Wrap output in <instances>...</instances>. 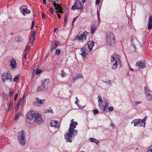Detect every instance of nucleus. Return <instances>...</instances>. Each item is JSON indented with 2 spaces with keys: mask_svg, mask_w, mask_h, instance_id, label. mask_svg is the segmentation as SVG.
Returning a JSON list of instances; mask_svg holds the SVG:
<instances>
[{
  "mask_svg": "<svg viewBox=\"0 0 152 152\" xmlns=\"http://www.w3.org/2000/svg\"><path fill=\"white\" fill-rule=\"evenodd\" d=\"M20 11L23 15H25L26 14H29L31 12V11L28 9L27 7L25 5L21 7Z\"/></svg>",
  "mask_w": 152,
  "mask_h": 152,
  "instance_id": "1a4fd4ad",
  "label": "nucleus"
},
{
  "mask_svg": "<svg viewBox=\"0 0 152 152\" xmlns=\"http://www.w3.org/2000/svg\"><path fill=\"white\" fill-rule=\"evenodd\" d=\"M21 99V98H20L19 100H18L17 104L16 105L15 107V110L16 111H17L18 109L19 106L20 105V103Z\"/></svg>",
  "mask_w": 152,
  "mask_h": 152,
  "instance_id": "cd10ccee",
  "label": "nucleus"
},
{
  "mask_svg": "<svg viewBox=\"0 0 152 152\" xmlns=\"http://www.w3.org/2000/svg\"><path fill=\"white\" fill-rule=\"evenodd\" d=\"M139 121L138 122V124L140 125V126H143L145 127V122L144 120H142L141 119H138Z\"/></svg>",
  "mask_w": 152,
  "mask_h": 152,
  "instance_id": "aec40b11",
  "label": "nucleus"
},
{
  "mask_svg": "<svg viewBox=\"0 0 152 152\" xmlns=\"http://www.w3.org/2000/svg\"><path fill=\"white\" fill-rule=\"evenodd\" d=\"M45 14L44 13H42V17L43 18H45Z\"/></svg>",
  "mask_w": 152,
  "mask_h": 152,
  "instance_id": "6e6d98bb",
  "label": "nucleus"
},
{
  "mask_svg": "<svg viewBox=\"0 0 152 152\" xmlns=\"http://www.w3.org/2000/svg\"><path fill=\"white\" fill-rule=\"evenodd\" d=\"M136 66L139 69H142L145 67V61L144 60L139 61L136 63Z\"/></svg>",
  "mask_w": 152,
  "mask_h": 152,
  "instance_id": "9b49d317",
  "label": "nucleus"
},
{
  "mask_svg": "<svg viewBox=\"0 0 152 152\" xmlns=\"http://www.w3.org/2000/svg\"><path fill=\"white\" fill-rule=\"evenodd\" d=\"M75 98L76 99V100L75 102V103L76 104L78 105V102L79 101V100L77 97H76Z\"/></svg>",
  "mask_w": 152,
  "mask_h": 152,
  "instance_id": "603ef678",
  "label": "nucleus"
},
{
  "mask_svg": "<svg viewBox=\"0 0 152 152\" xmlns=\"http://www.w3.org/2000/svg\"><path fill=\"white\" fill-rule=\"evenodd\" d=\"M37 101L34 102L33 104L34 105L37 106H39L44 103V102L45 100H41L39 99L38 97L36 98Z\"/></svg>",
  "mask_w": 152,
  "mask_h": 152,
  "instance_id": "4468645a",
  "label": "nucleus"
},
{
  "mask_svg": "<svg viewBox=\"0 0 152 152\" xmlns=\"http://www.w3.org/2000/svg\"><path fill=\"white\" fill-rule=\"evenodd\" d=\"M13 93V90H12L10 92V96H11L12 95Z\"/></svg>",
  "mask_w": 152,
  "mask_h": 152,
  "instance_id": "5fc2aeb1",
  "label": "nucleus"
},
{
  "mask_svg": "<svg viewBox=\"0 0 152 152\" xmlns=\"http://www.w3.org/2000/svg\"><path fill=\"white\" fill-rule=\"evenodd\" d=\"M35 113L33 111H30L26 115V121L30 124H32L34 122Z\"/></svg>",
  "mask_w": 152,
  "mask_h": 152,
  "instance_id": "20e7f679",
  "label": "nucleus"
},
{
  "mask_svg": "<svg viewBox=\"0 0 152 152\" xmlns=\"http://www.w3.org/2000/svg\"><path fill=\"white\" fill-rule=\"evenodd\" d=\"M10 65L12 69H14L16 67L17 63L15 60H12L10 61Z\"/></svg>",
  "mask_w": 152,
  "mask_h": 152,
  "instance_id": "f3484780",
  "label": "nucleus"
},
{
  "mask_svg": "<svg viewBox=\"0 0 152 152\" xmlns=\"http://www.w3.org/2000/svg\"><path fill=\"white\" fill-rule=\"evenodd\" d=\"M107 44L111 46L112 44L115 42V38L114 34L112 33H109L106 35Z\"/></svg>",
  "mask_w": 152,
  "mask_h": 152,
  "instance_id": "423d86ee",
  "label": "nucleus"
},
{
  "mask_svg": "<svg viewBox=\"0 0 152 152\" xmlns=\"http://www.w3.org/2000/svg\"><path fill=\"white\" fill-rule=\"evenodd\" d=\"M13 102H11L10 103V105H9V109H8L10 111L11 110L12 108V106L13 105Z\"/></svg>",
  "mask_w": 152,
  "mask_h": 152,
  "instance_id": "f704fd0d",
  "label": "nucleus"
},
{
  "mask_svg": "<svg viewBox=\"0 0 152 152\" xmlns=\"http://www.w3.org/2000/svg\"><path fill=\"white\" fill-rule=\"evenodd\" d=\"M100 0H96V5H98L99 4L100 2Z\"/></svg>",
  "mask_w": 152,
  "mask_h": 152,
  "instance_id": "864d4df0",
  "label": "nucleus"
},
{
  "mask_svg": "<svg viewBox=\"0 0 152 152\" xmlns=\"http://www.w3.org/2000/svg\"><path fill=\"white\" fill-rule=\"evenodd\" d=\"M18 96V94L17 93L15 95V97H14V101H15L16 100Z\"/></svg>",
  "mask_w": 152,
  "mask_h": 152,
  "instance_id": "09e8293b",
  "label": "nucleus"
},
{
  "mask_svg": "<svg viewBox=\"0 0 152 152\" xmlns=\"http://www.w3.org/2000/svg\"><path fill=\"white\" fill-rule=\"evenodd\" d=\"M99 107L100 109H102L103 107V102H99Z\"/></svg>",
  "mask_w": 152,
  "mask_h": 152,
  "instance_id": "7c9ffc66",
  "label": "nucleus"
},
{
  "mask_svg": "<svg viewBox=\"0 0 152 152\" xmlns=\"http://www.w3.org/2000/svg\"><path fill=\"white\" fill-rule=\"evenodd\" d=\"M111 61L113 64L112 68L116 69L118 64L121 65V64L120 60V57L116 53H114L111 56Z\"/></svg>",
  "mask_w": 152,
  "mask_h": 152,
  "instance_id": "f03ea898",
  "label": "nucleus"
},
{
  "mask_svg": "<svg viewBox=\"0 0 152 152\" xmlns=\"http://www.w3.org/2000/svg\"><path fill=\"white\" fill-rule=\"evenodd\" d=\"M148 30H150L151 28H152V23H148Z\"/></svg>",
  "mask_w": 152,
  "mask_h": 152,
  "instance_id": "c9c22d12",
  "label": "nucleus"
},
{
  "mask_svg": "<svg viewBox=\"0 0 152 152\" xmlns=\"http://www.w3.org/2000/svg\"><path fill=\"white\" fill-rule=\"evenodd\" d=\"M49 11L53 14L54 13V11L52 7H50V8Z\"/></svg>",
  "mask_w": 152,
  "mask_h": 152,
  "instance_id": "a18cd8bd",
  "label": "nucleus"
},
{
  "mask_svg": "<svg viewBox=\"0 0 152 152\" xmlns=\"http://www.w3.org/2000/svg\"><path fill=\"white\" fill-rule=\"evenodd\" d=\"M49 79H46L44 82H42V83H43V86L45 87V88L46 89L48 88L49 86Z\"/></svg>",
  "mask_w": 152,
  "mask_h": 152,
  "instance_id": "6ab92c4d",
  "label": "nucleus"
},
{
  "mask_svg": "<svg viewBox=\"0 0 152 152\" xmlns=\"http://www.w3.org/2000/svg\"><path fill=\"white\" fill-rule=\"evenodd\" d=\"M102 82L103 83H108V84H110L111 81L110 80H109L107 81H105L104 80H102Z\"/></svg>",
  "mask_w": 152,
  "mask_h": 152,
  "instance_id": "c03bdc74",
  "label": "nucleus"
},
{
  "mask_svg": "<svg viewBox=\"0 0 152 152\" xmlns=\"http://www.w3.org/2000/svg\"><path fill=\"white\" fill-rule=\"evenodd\" d=\"M87 47L86 46V45L84 47L82 48H81V50L83 51L84 52L86 51V50H87Z\"/></svg>",
  "mask_w": 152,
  "mask_h": 152,
  "instance_id": "4c0bfd02",
  "label": "nucleus"
},
{
  "mask_svg": "<svg viewBox=\"0 0 152 152\" xmlns=\"http://www.w3.org/2000/svg\"><path fill=\"white\" fill-rule=\"evenodd\" d=\"M105 104L104 106V107H102V112L101 113H106L107 112V109L108 105V102L106 101L105 102H104Z\"/></svg>",
  "mask_w": 152,
  "mask_h": 152,
  "instance_id": "dca6fc26",
  "label": "nucleus"
},
{
  "mask_svg": "<svg viewBox=\"0 0 152 152\" xmlns=\"http://www.w3.org/2000/svg\"><path fill=\"white\" fill-rule=\"evenodd\" d=\"M89 140L91 142L95 143L96 145H98L99 143V141L95 138H90Z\"/></svg>",
  "mask_w": 152,
  "mask_h": 152,
  "instance_id": "393cba45",
  "label": "nucleus"
},
{
  "mask_svg": "<svg viewBox=\"0 0 152 152\" xmlns=\"http://www.w3.org/2000/svg\"><path fill=\"white\" fill-rule=\"evenodd\" d=\"M88 32L85 31L84 33H79L77 36L75 40H77L79 41L83 42L86 39V37Z\"/></svg>",
  "mask_w": 152,
  "mask_h": 152,
  "instance_id": "39448f33",
  "label": "nucleus"
},
{
  "mask_svg": "<svg viewBox=\"0 0 152 152\" xmlns=\"http://www.w3.org/2000/svg\"><path fill=\"white\" fill-rule=\"evenodd\" d=\"M77 17H75V18H74L73 19V23H74V22L75 21V20H76L77 19Z\"/></svg>",
  "mask_w": 152,
  "mask_h": 152,
  "instance_id": "bf43d9fd",
  "label": "nucleus"
},
{
  "mask_svg": "<svg viewBox=\"0 0 152 152\" xmlns=\"http://www.w3.org/2000/svg\"><path fill=\"white\" fill-rule=\"evenodd\" d=\"M93 113L94 114H96L98 113L99 111L97 110L94 109L93 110Z\"/></svg>",
  "mask_w": 152,
  "mask_h": 152,
  "instance_id": "37998d69",
  "label": "nucleus"
},
{
  "mask_svg": "<svg viewBox=\"0 0 152 152\" xmlns=\"http://www.w3.org/2000/svg\"><path fill=\"white\" fill-rule=\"evenodd\" d=\"M45 86H43V83H42V85L38 87L37 90V91L38 92L40 91L46 90V89L45 88Z\"/></svg>",
  "mask_w": 152,
  "mask_h": 152,
  "instance_id": "4be33fe9",
  "label": "nucleus"
},
{
  "mask_svg": "<svg viewBox=\"0 0 152 152\" xmlns=\"http://www.w3.org/2000/svg\"><path fill=\"white\" fill-rule=\"evenodd\" d=\"M21 114V113L18 112L15 115L14 119L15 121L17 120Z\"/></svg>",
  "mask_w": 152,
  "mask_h": 152,
  "instance_id": "c756f323",
  "label": "nucleus"
},
{
  "mask_svg": "<svg viewBox=\"0 0 152 152\" xmlns=\"http://www.w3.org/2000/svg\"><path fill=\"white\" fill-rule=\"evenodd\" d=\"M81 2L79 0H76L75 3L71 7L72 10H82L83 9V6L82 5Z\"/></svg>",
  "mask_w": 152,
  "mask_h": 152,
  "instance_id": "6e6552de",
  "label": "nucleus"
},
{
  "mask_svg": "<svg viewBox=\"0 0 152 152\" xmlns=\"http://www.w3.org/2000/svg\"><path fill=\"white\" fill-rule=\"evenodd\" d=\"M71 123L70 125L68 130L69 132L64 135L65 139L66 142H72V138L73 136H75L77 133V131L75 129L76 127V126L78 124L76 121L74 122V120L72 119L71 120Z\"/></svg>",
  "mask_w": 152,
  "mask_h": 152,
  "instance_id": "f257e3e1",
  "label": "nucleus"
},
{
  "mask_svg": "<svg viewBox=\"0 0 152 152\" xmlns=\"http://www.w3.org/2000/svg\"><path fill=\"white\" fill-rule=\"evenodd\" d=\"M139 121H138V119H135L133 120L132 122V123H134V126H136L138 124V122Z\"/></svg>",
  "mask_w": 152,
  "mask_h": 152,
  "instance_id": "bb28decb",
  "label": "nucleus"
},
{
  "mask_svg": "<svg viewBox=\"0 0 152 152\" xmlns=\"http://www.w3.org/2000/svg\"><path fill=\"white\" fill-rule=\"evenodd\" d=\"M50 126L51 127H54L55 128H58L59 126L58 121L52 120L50 123Z\"/></svg>",
  "mask_w": 152,
  "mask_h": 152,
  "instance_id": "2eb2a0df",
  "label": "nucleus"
},
{
  "mask_svg": "<svg viewBox=\"0 0 152 152\" xmlns=\"http://www.w3.org/2000/svg\"><path fill=\"white\" fill-rule=\"evenodd\" d=\"M34 20H33L31 26V29H33V27L34 26Z\"/></svg>",
  "mask_w": 152,
  "mask_h": 152,
  "instance_id": "3c124183",
  "label": "nucleus"
},
{
  "mask_svg": "<svg viewBox=\"0 0 152 152\" xmlns=\"http://www.w3.org/2000/svg\"><path fill=\"white\" fill-rule=\"evenodd\" d=\"M146 99L148 100L151 101L152 100V95L151 94H149L146 95Z\"/></svg>",
  "mask_w": 152,
  "mask_h": 152,
  "instance_id": "a878e982",
  "label": "nucleus"
},
{
  "mask_svg": "<svg viewBox=\"0 0 152 152\" xmlns=\"http://www.w3.org/2000/svg\"><path fill=\"white\" fill-rule=\"evenodd\" d=\"M26 132L22 130L19 132L18 139L19 143L22 145H24L26 141L25 137Z\"/></svg>",
  "mask_w": 152,
  "mask_h": 152,
  "instance_id": "7ed1b4c3",
  "label": "nucleus"
},
{
  "mask_svg": "<svg viewBox=\"0 0 152 152\" xmlns=\"http://www.w3.org/2000/svg\"><path fill=\"white\" fill-rule=\"evenodd\" d=\"M2 79L4 83L5 82L6 80H9L10 82H11L12 80V75L9 71L3 73L2 75Z\"/></svg>",
  "mask_w": 152,
  "mask_h": 152,
  "instance_id": "0eeeda50",
  "label": "nucleus"
},
{
  "mask_svg": "<svg viewBox=\"0 0 152 152\" xmlns=\"http://www.w3.org/2000/svg\"><path fill=\"white\" fill-rule=\"evenodd\" d=\"M57 7L55 8V9L57 10H59V13L61 14H63V12L62 11L63 9L61 6V4H57Z\"/></svg>",
  "mask_w": 152,
  "mask_h": 152,
  "instance_id": "5701e85b",
  "label": "nucleus"
},
{
  "mask_svg": "<svg viewBox=\"0 0 152 152\" xmlns=\"http://www.w3.org/2000/svg\"><path fill=\"white\" fill-rule=\"evenodd\" d=\"M52 111H53L52 110H47V112H48V113L52 112Z\"/></svg>",
  "mask_w": 152,
  "mask_h": 152,
  "instance_id": "13d9d810",
  "label": "nucleus"
},
{
  "mask_svg": "<svg viewBox=\"0 0 152 152\" xmlns=\"http://www.w3.org/2000/svg\"><path fill=\"white\" fill-rule=\"evenodd\" d=\"M24 98H25L24 96H23L22 99V101H23V102L24 101Z\"/></svg>",
  "mask_w": 152,
  "mask_h": 152,
  "instance_id": "69168bd1",
  "label": "nucleus"
},
{
  "mask_svg": "<svg viewBox=\"0 0 152 152\" xmlns=\"http://www.w3.org/2000/svg\"><path fill=\"white\" fill-rule=\"evenodd\" d=\"M87 54L88 53H86V51H84V52H83L81 54V55L82 57H83L84 58H85Z\"/></svg>",
  "mask_w": 152,
  "mask_h": 152,
  "instance_id": "72a5a7b5",
  "label": "nucleus"
},
{
  "mask_svg": "<svg viewBox=\"0 0 152 152\" xmlns=\"http://www.w3.org/2000/svg\"><path fill=\"white\" fill-rule=\"evenodd\" d=\"M148 150H151L152 151V145H151L149 148Z\"/></svg>",
  "mask_w": 152,
  "mask_h": 152,
  "instance_id": "e2e57ef3",
  "label": "nucleus"
},
{
  "mask_svg": "<svg viewBox=\"0 0 152 152\" xmlns=\"http://www.w3.org/2000/svg\"><path fill=\"white\" fill-rule=\"evenodd\" d=\"M51 2L53 3V5L55 8L57 7V4H56V1L55 0L51 1Z\"/></svg>",
  "mask_w": 152,
  "mask_h": 152,
  "instance_id": "473e14b6",
  "label": "nucleus"
},
{
  "mask_svg": "<svg viewBox=\"0 0 152 152\" xmlns=\"http://www.w3.org/2000/svg\"><path fill=\"white\" fill-rule=\"evenodd\" d=\"M66 76V74L63 70L61 71V76L62 77H64Z\"/></svg>",
  "mask_w": 152,
  "mask_h": 152,
  "instance_id": "2f4dec72",
  "label": "nucleus"
},
{
  "mask_svg": "<svg viewBox=\"0 0 152 152\" xmlns=\"http://www.w3.org/2000/svg\"><path fill=\"white\" fill-rule=\"evenodd\" d=\"M98 102H103L101 96L100 95H98Z\"/></svg>",
  "mask_w": 152,
  "mask_h": 152,
  "instance_id": "a19ab883",
  "label": "nucleus"
},
{
  "mask_svg": "<svg viewBox=\"0 0 152 152\" xmlns=\"http://www.w3.org/2000/svg\"><path fill=\"white\" fill-rule=\"evenodd\" d=\"M19 79V76L18 75L15 76V77L13 78V81L15 82H16Z\"/></svg>",
  "mask_w": 152,
  "mask_h": 152,
  "instance_id": "e433bc0d",
  "label": "nucleus"
},
{
  "mask_svg": "<svg viewBox=\"0 0 152 152\" xmlns=\"http://www.w3.org/2000/svg\"><path fill=\"white\" fill-rule=\"evenodd\" d=\"M81 78H83L82 75L79 74L76 76L75 77H73L71 81L72 82L74 83L75 80H77L78 79Z\"/></svg>",
  "mask_w": 152,
  "mask_h": 152,
  "instance_id": "a211bd4d",
  "label": "nucleus"
},
{
  "mask_svg": "<svg viewBox=\"0 0 152 152\" xmlns=\"http://www.w3.org/2000/svg\"><path fill=\"white\" fill-rule=\"evenodd\" d=\"M113 107H111L109 108H108V110L109 112L113 111Z\"/></svg>",
  "mask_w": 152,
  "mask_h": 152,
  "instance_id": "49530a36",
  "label": "nucleus"
},
{
  "mask_svg": "<svg viewBox=\"0 0 152 152\" xmlns=\"http://www.w3.org/2000/svg\"><path fill=\"white\" fill-rule=\"evenodd\" d=\"M64 18H67V14L66 13H65L64 15Z\"/></svg>",
  "mask_w": 152,
  "mask_h": 152,
  "instance_id": "4d7b16f0",
  "label": "nucleus"
},
{
  "mask_svg": "<svg viewBox=\"0 0 152 152\" xmlns=\"http://www.w3.org/2000/svg\"><path fill=\"white\" fill-rule=\"evenodd\" d=\"M34 122L37 124L42 123L43 120L40 115L38 113H35Z\"/></svg>",
  "mask_w": 152,
  "mask_h": 152,
  "instance_id": "9d476101",
  "label": "nucleus"
},
{
  "mask_svg": "<svg viewBox=\"0 0 152 152\" xmlns=\"http://www.w3.org/2000/svg\"><path fill=\"white\" fill-rule=\"evenodd\" d=\"M35 36V31H33L31 34V38L30 40V42L32 43L34 41Z\"/></svg>",
  "mask_w": 152,
  "mask_h": 152,
  "instance_id": "b1692460",
  "label": "nucleus"
},
{
  "mask_svg": "<svg viewBox=\"0 0 152 152\" xmlns=\"http://www.w3.org/2000/svg\"><path fill=\"white\" fill-rule=\"evenodd\" d=\"M144 91L145 95H147L148 94H149V93L150 91L147 88V86H145L144 87Z\"/></svg>",
  "mask_w": 152,
  "mask_h": 152,
  "instance_id": "c85d7f7f",
  "label": "nucleus"
},
{
  "mask_svg": "<svg viewBox=\"0 0 152 152\" xmlns=\"http://www.w3.org/2000/svg\"><path fill=\"white\" fill-rule=\"evenodd\" d=\"M46 1H43V4H46Z\"/></svg>",
  "mask_w": 152,
  "mask_h": 152,
  "instance_id": "338daca9",
  "label": "nucleus"
},
{
  "mask_svg": "<svg viewBox=\"0 0 152 152\" xmlns=\"http://www.w3.org/2000/svg\"><path fill=\"white\" fill-rule=\"evenodd\" d=\"M110 125L111 126H112V127H114L115 126V125L113 123H110Z\"/></svg>",
  "mask_w": 152,
  "mask_h": 152,
  "instance_id": "052dcab7",
  "label": "nucleus"
},
{
  "mask_svg": "<svg viewBox=\"0 0 152 152\" xmlns=\"http://www.w3.org/2000/svg\"><path fill=\"white\" fill-rule=\"evenodd\" d=\"M42 71L41 69H37L36 72V74L37 75H38L40 73L42 72Z\"/></svg>",
  "mask_w": 152,
  "mask_h": 152,
  "instance_id": "79ce46f5",
  "label": "nucleus"
},
{
  "mask_svg": "<svg viewBox=\"0 0 152 152\" xmlns=\"http://www.w3.org/2000/svg\"><path fill=\"white\" fill-rule=\"evenodd\" d=\"M147 118V116H145V117L144 119H143L142 120H144L145 122V121L146 119Z\"/></svg>",
  "mask_w": 152,
  "mask_h": 152,
  "instance_id": "0e129e2a",
  "label": "nucleus"
},
{
  "mask_svg": "<svg viewBox=\"0 0 152 152\" xmlns=\"http://www.w3.org/2000/svg\"><path fill=\"white\" fill-rule=\"evenodd\" d=\"M147 152H152V151H151V150H148Z\"/></svg>",
  "mask_w": 152,
  "mask_h": 152,
  "instance_id": "774afa93",
  "label": "nucleus"
},
{
  "mask_svg": "<svg viewBox=\"0 0 152 152\" xmlns=\"http://www.w3.org/2000/svg\"><path fill=\"white\" fill-rule=\"evenodd\" d=\"M67 18H64V25H65L67 23Z\"/></svg>",
  "mask_w": 152,
  "mask_h": 152,
  "instance_id": "8fccbe9b",
  "label": "nucleus"
},
{
  "mask_svg": "<svg viewBox=\"0 0 152 152\" xmlns=\"http://www.w3.org/2000/svg\"><path fill=\"white\" fill-rule=\"evenodd\" d=\"M24 58L25 59H26L27 58V57H26V54L25 53L24 55Z\"/></svg>",
  "mask_w": 152,
  "mask_h": 152,
  "instance_id": "680f3d73",
  "label": "nucleus"
},
{
  "mask_svg": "<svg viewBox=\"0 0 152 152\" xmlns=\"http://www.w3.org/2000/svg\"><path fill=\"white\" fill-rule=\"evenodd\" d=\"M30 48V46L29 45H28L26 49L25 50L26 51L27 53L28 52Z\"/></svg>",
  "mask_w": 152,
  "mask_h": 152,
  "instance_id": "de8ad7c7",
  "label": "nucleus"
},
{
  "mask_svg": "<svg viewBox=\"0 0 152 152\" xmlns=\"http://www.w3.org/2000/svg\"><path fill=\"white\" fill-rule=\"evenodd\" d=\"M96 26L94 24L91 26V34H94L96 30Z\"/></svg>",
  "mask_w": 152,
  "mask_h": 152,
  "instance_id": "412c9836",
  "label": "nucleus"
},
{
  "mask_svg": "<svg viewBox=\"0 0 152 152\" xmlns=\"http://www.w3.org/2000/svg\"><path fill=\"white\" fill-rule=\"evenodd\" d=\"M148 23H152V16L149 17L148 20Z\"/></svg>",
  "mask_w": 152,
  "mask_h": 152,
  "instance_id": "58836bf2",
  "label": "nucleus"
},
{
  "mask_svg": "<svg viewBox=\"0 0 152 152\" xmlns=\"http://www.w3.org/2000/svg\"><path fill=\"white\" fill-rule=\"evenodd\" d=\"M94 42L93 41H89L86 45L87 47V51L88 52H91L92 50V48L94 45Z\"/></svg>",
  "mask_w": 152,
  "mask_h": 152,
  "instance_id": "f8f14e48",
  "label": "nucleus"
},
{
  "mask_svg": "<svg viewBox=\"0 0 152 152\" xmlns=\"http://www.w3.org/2000/svg\"><path fill=\"white\" fill-rule=\"evenodd\" d=\"M60 52V50L58 49H56L55 51L57 55H58L59 54Z\"/></svg>",
  "mask_w": 152,
  "mask_h": 152,
  "instance_id": "ea45409f",
  "label": "nucleus"
},
{
  "mask_svg": "<svg viewBox=\"0 0 152 152\" xmlns=\"http://www.w3.org/2000/svg\"><path fill=\"white\" fill-rule=\"evenodd\" d=\"M60 44V42L57 40H55L54 42H53L51 45L50 51H52L54 50Z\"/></svg>",
  "mask_w": 152,
  "mask_h": 152,
  "instance_id": "ddd939ff",
  "label": "nucleus"
}]
</instances>
